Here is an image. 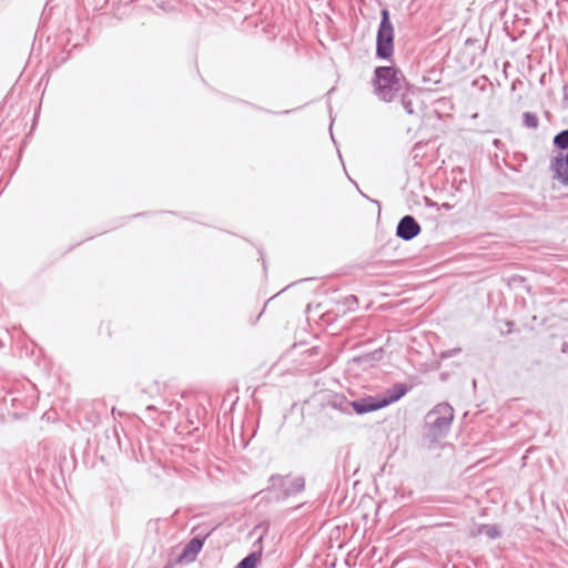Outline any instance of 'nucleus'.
<instances>
[{
  "mask_svg": "<svg viewBox=\"0 0 568 568\" xmlns=\"http://www.w3.org/2000/svg\"><path fill=\"white\" fill-rule=\"evenodd\" d=\"M454 419V408L448 403H439L426 415V427L433 440L447 435Z\"/></svg>",
  "mask_w": 568,
  "mask_h": 568,
  "instance_id": "obj_3",
  "label": "nucleus"
},
{
  "mask_svg": "<svg viewBox=\"0 0 568 568\" xmlns=\"http://www.w3.org/2000/svg\"><path fill=\"white\" fill-rule=\"evenodd\" d=\"M422 231L419 223L412 215L403 216L396 227V235L404 240L410 241L415 239Z\"/></svg>",
  "mask_w": 568,
  "mask_h": 568,
  "instance_id": "obj_6",
  "label": "nucleus"
},
{
  "mask_svg": "<svg viewBox=\"0 0 568 568\" xmlns=\"http://www.w3.org/2000/svg\"><path fill=\"white\" fill-rule=\"evenodd\" d=\"M550 170L554 173V179L560 181L564 185H568V151L565 156L559 154L551 159Z\"/></svg>",
  "mask_w": 568,
  "mask_h": 568,
  "instance_id": "obj_8",
  "label": "nucleus"
},
{
  "mask_svg": "<svg viewBox=\"0 0 568 568\" xmlns=\"http://www.w3.org/2000/svg\"><path fill=\"white\" fill-rule=\"evenodd\" d=\"M211 534V531L206 532L203 536H195L192 538L183 548L182 552L179 556V562L190 564L194 561L201 551L206 537Z\"/></svg>",
  "mask_w": 568,
  "mask_h": 568,
  "instance_id": "obj_7",
  "label": "nucleus"
},
{
  "mask_svg": "<svg viewBox=\"0 0 568 568\" xmlns=\"http://www.w3.org/2000/svg\"><path fill=\"white\" fill-rule=\"evenodd\" d=\"M374 94L383 102L394 101L405 88V78L395 67H377L372 80Z\"/></svg>",
  "mask_w": 568,
  "mask_h": 568,
  "instance_id": "obj_1",
  "label": "nucleus"
},
{
  "mask_svg": "<svg viewBox=\"0 0 568 568\" xmlns=\"http://www.w3.org/2000/svg\"><path fill=\"white\" fill-rule=\"evenodd\" d=\"M261 555L258 552H251L243 558L235 568H255Z\"/></svg>",
  "mask_w": 568,
  "mask_h": 568,
  "instance_id": "obj_10",
  "label": "nucleus"
},
{
  "mask_svg": "<svg viewBox=\"0 0 568 568\" xmlns=\"http://www.w3.org/2000/svg\"><path fill=\"white\" fill-rule=\"evenodd\" d=\"M399 95L402 97V105L405 109V111L408 114H414L415 111H414V108H413V101L409 99L408 94L404 93L402 91V93Z\"/></svg>",
  "mask_w": 568,
  "mask_h": 568,
  "instance_id": "obj_13",
  "label": "nucleus"
},
{
  "mask_svg": "<svg viewBox=\"0 0 568 568\" xmlns=\"http://www.w3.org/2000/svg\"><path fill=\"white\" fill-rule=\"evenodd\" d=\"M523 124L528 129H537L539 125V120L535 113L525 112L523 114Z\"/></svg>",
  "mask_w": 568,
  "mask_h": 568,
  "instance_id": "obj_11",
  "label": "nucleus"
},
{
  "mask_svg": "<svg viewBox=\"0 0 568 568\" xmlns=\"http://www.w3.org/2000/svg\"><path fill=\"white\" fill-rule=\"evenodd\" d=\"M487 534L491 538H496L497 536H499V532L497 531V529L495 527H490L488 529Z\"/></svg>",
  "mask_w": 568,
  "mask_h": 568,
  "instance_id": "obj_15",
  "label": "nucleus"
},
{
  "mask_svg": "<svg viewBox=\"0 0 568 568\" xmlns=\"http://www.w3.org/2000/svg\"><path fill=\"white\" fill-rule=\"evenodd\" d=\"M554 144L561 150H568V129L559 132L554 138Z\"/></svg>",
  "mask_w": 568,
  "mask_h": 568,
  "instance_id": "obj_12",
  "label": "nucleus"
},
{
  "mask_svg": "<svg viewBox=\"0 0 568 568\" xmlns=\"http://www.w3.org/2000/svg\"><path fill=\"white\" fill-rule=\"evenodd\" d=\"M460 352H462L460 347H455V348L447 349V351L443 352L440 357L442 358H449V357L456 356Z\"/></svg>",
  "mask_w": 568,
  "mask_h": 568,
  "instance_id": "obj_14",
  "label": "nucleus"
},
{
  "mask_svg": "<svg viewBox=\"0 0 568 568\" xmlns=\"http://www.w3.org/2000/svg\"><path fill=\"white\" fill-rule=\"evenodd\" d=\"M394 53V28L389 20L388 10H382V19L376 37V55L387 60Z\"/></svg>",
  "mask_w": 568,
  "mask_h": 568,
  "instance_id": "obj_4",
  "label": "nucleus"
},
{
  "mask_svg": "<svg viewBox=\"0 0 568 568\" xmlns=\"http://www.w3.org/2000/svg\"><path fill=\"white\" fill-rule=\"evenodd\" d=\"M268 481L270 486L267 489L281 493L284 498L302 491L305 487V480L303 477H295L288 480L287 477L273 475Z\"/></svg>",
  "mask_w": 568,
  "mask_h": 568,
  "instance_id": "obj_5",
  "label": "nucleus"
},
{
  "mask_svg": "<svg viewBox=\"0 0 568 568\" xmlns=\"http://www.w3.org/2000/svg\"><path fill=\"white\" fill-rule=\"evenodd\" d=\"M407 393V387L404 384H395L392 388L387 389L383 396H367L356 400H352V409L356 414H366L388 406L397 402Z\"/></svg>",
  "mask_w": 568,
  "mask_h": 568,
  "instance_id": "obj_2",
  "label": "nucleus"
},
{
  "mask_svg": "<svg viewBox=\"0 0 568 568\" xmlns=\"http://www.w3.org/2000/svg\"><path fill=\"white\" fill-rule=\"evenodd\" d=\"M565 97L568 98V87H565Z\"/></svg>",
  "mask_w": 568,
  "mask_h": 568,
  "instance_id": "obj_16",
  "label": "nucleus"
},
{
  "mask_svg": "<svg viewBox=\"0 0 568 568\" xmlns=\"http://www.w3.org/2000/svg\"><path fill=\"white\" fill-rule=\"evenodd\" d=\"M327 408L338 410L344 414H351L352 402L346 399L344 396L334 395L327 403Z\"/></svg>",
  "mask_w": 568,
  "mask_h": 568,
  "instance_id": "obj_9",
  "label": "nucleus"
}]
</instances>
